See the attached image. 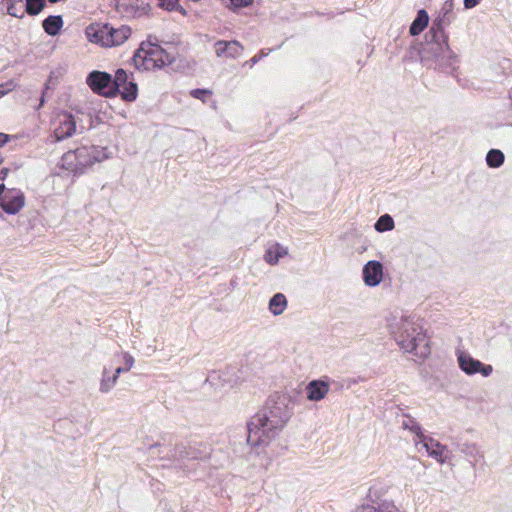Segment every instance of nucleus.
I'll return each mask as SVG.
<instances>
[{
    "instance_id": "obj_1",
    "label": "nucleus",
    "mask_w": 512,
    "mask_h": 512,
    "mask_svg": "<svg viewBox=\"0 0 512 512\" xmlns=\"http://www.w3.org/2000/svg\"><path fill=\"white\" fill-rule=\"evenodd\" d=\"M300 392L294 390L293 394L276 391L271 394L264 407L253 415L237 435L230 438L234 451L246 455L254 451L259 454V448L268 445L275 436L282 431L293 415L296 398Z\"/></svg>"
},
{
    "instance_id": "obj_2",
    "label": "nucleus",
    "mask_w": 512,
    "mask_h": 512,
    "mask_svg": "<svg viewBox=\"0 0 512 512\" xmlns=\"http://www.w3.org/2000/svg\"><path fill=\"white\" fill-rule=\"evenodd\" d=\"M455 17L454 9L442 5L425 33L424 41L412 44L408 54L411 59H419L427 69L457 78L460 60L450 48L449 34L446 32V27L451 25Z\"/></svg>"
},
{
    "instance_id": "obj_3",
    "label": "nucleus",
    "mask_w": 512,
    "mask_h": 512,
    "mask_svg": "<svg viewBox=\"0 0 512 512\" xmlns=\"http://www.w3.org/2000/svg\"><path fill=\"white\" fill-rule=\"evenodd\" d=\"M128 74L126 70L119 68L115 75L105 71L93 70L86 77V83L96 94L111 98L118 94L122 100L128 102Z\"/></svg>"
},
{
    "instance_id": "obj_4",
    "label": "nucleus",
    "mask_w": 512,
    "mask_h": 512,
    "mask_svg": "<svg viewBox=\"0 0 512 512\" xmlns=\"http://www.w3.org/2000/svg\"><path fill=\"white\" fill-rule=\"evenodd\" d=\"M179 444L174 435L165 433L157 439L143 435L134 441V448L137 452L147 454L148 459L169 461L174 464L178 463Z\"/></svg>"
},
{
    "instance_id": "obj_5",
    "label": "nucleus",
    "mask_w": 512,
    "mask_h": 512,
    "mask_svg": "<svg viewBox=\"0 0 512 512\" xmlns=\"http://www.w3.org/2000/svg\"><path fill=\"white\" fill-rule=\"evenodd\" d=\"M175 60V55L168 52L159 44L142 42L140 47L135 50L132 57H130V65H133L138 71H150L155 69H162L165 66L172 64Z\"/></svg>"
},
{
    "instance_id": "obj_6",
    "label": "nucleus",
    "mask_w": 512,
    "mask_h": 512,
    "mask_svg": "<svg viewBox=\"0 0 512 512\" xmlns=\"http://www.w3.org/2000/svg\"><path fill=\"white\" fill-rule=\"evenodd\" d=\"M389 486L382 483L373 484L361 505L353 512H401L391 498L387 497Z\"/></svg>"
},
{
    "instance_id": "obj_7",
    "label": "nucleus",
    "mask_w": 512,
    "mask_h": 512,
    "mask_svg": "<svg viewBox=\"0 0 512 512\" xmlns=\"http://www.w3.org/2000/svg\"><path fill=\"white\" fill-rule=\"evenodd\" d=\"M78 156V173L79 175L97 162H101L109 157L106 148L99 146H81L76 148Z\"/></svg>"
},
{
    "instance_id": "obj_8",
    "label": "nucleus",
    "mask_w": 512,
    "mask_h": 512,
    "mask_svg": "<svg viewBox=\"0 0 512 512\" xmlns=\"http://www.w3.org/2000/svg\"><path fill=\"white\" fill-rule=\"evenodd\" d=\"M22 0H0V12L16 18H22L24 12L16 7ZM45 7L44 0H26L25 11L32 16L38 15Z\"/></svg>"
},
{
    "instance_id": "obj_9",
    "label": "nucleus",
    "mask_w": 512,
    "mask_h": 512,
    "mask_svg": "<svg viewBox=\"0 0 512 512\" xmlns=\"http://www.w3.org/2000/svg\"><path fill=\"white\" fill-rule=\"evenodd\" d=\"M457 360L459 368L467 375H475L477 373L484 377L492 374L493 368L489 364H485L478 359L473 358L465 351H457Z\"/></svg>"
},
{
    "instance_id": "obj_10",
    "label": "nucleus",
    "mask_w": 512,
    "mask_h": 512,
    "mask_svg": "<svg viewBox=\"0 0 512 512\" xmlns=\"http://www.w3.org/2000/svg\"><path fill=\"white\" fill-rule=\"evenodd\" d=\"M211 448L202 442L189 443L188 445L180 443L178 445V463L185 460L204 461L210 458Z\"/></svg>"
},
{
    "instance_id": "obj_11",
    "label": "nucleus",
    "mask_w": 512,
    "mask_h": 512,
    "mask_svg": "<svg viewBox=\"0 0 512 512\" xmlns=\"http://www.w3.org/2000/svg\"><path fill=\"white\" fill-rule=\"evenodd\" d=\"M25 205V195L21 190L8 189L0 206L9 215H16Z\"/></svg>"
},
{
    "instance_id": "obj_12",
    "label": "nucleus",
    "mask_w": 512,
    "mask_h": 512,
    "mask_svg": "<svg viewBox=\"0 0 512 512\" xmlns=\"http://www.w3.org/2000/svg\"><path fill=\"white\" fill-rule=\"evenodd\" d=\"M362 278L366 286L376 287L383 279V265L380 261L370 260L362 269Z\"/></svg>"
},
{
    "instance_id": "obj_13",
    "label": "nucleus",
    "mask_w": 512,
    "mask_h": 512,
    "mask_svg": "<svg viewBox=\"0 0 512 512\" xmlns=\"http://www.w3.org/2000/svg\"><path fill=\"white\" fill-rule=\"evenodd\" d=\"M329 383L328 377L311 380L305 388L307 399L312 402L324 399L329 392Z\"/></svg>"
},
{
    "instance_id": "obj_14",
    "label": "nucleus",
    "mask_w": 512,
    "mask_h": 512,
    "mask_svg": "<svg viewBox=\"0 0 512 512\" xmlns=\"http://www.w3.org/2000/svg\"><path fill=\"white\" fill-rule=\"evenodd\" d=\"M455 450L464 454L472 468L476 467V461L484 458V453L480 450L476 443H470L463 441L462 439L457 440L453 443Z\"/></svg>"
},
{
    "instance_id": "obj_15",
    "label": "nucleus",
    "mask_w": 512,
    "mask_h": 512,
    "mask_svg": "<svg viewBox=\"0 0 512 512\" xmlns=\"http://www.w3.org/2000/svg\"><path fill=\"white\" fill-rule=\"evenodd\" d=\"M421 444L423 448H425L428 456L434 458L440 463L445 462L444 452L446 450L445 446H443L439 441L434 440L433 438L424 435L416 445Z\"/></svg>"
},
{
    "instance_id": "obj_16",
    "label": "nucleus",
    "mask_w": 512,
    "mask_h": 512,
    "mask_svg": "<svg viewBox=\"0 0 512 512\" xmlns=\"http://www.w3.org/2000/svg\"><path fill=\"white\" fill-rule=\"evenodd\" d=\"M76 131V121L74 116L70 113H65L60 119L58 127L54 130V137L56 141L64 140L71 137Z\"/></svg>"
},
{
    "instance_id": "obj_17",
    "label": "nucleus",
    "mask_w": 512,
    "mask_h": 512,
    "mask_svg": "<svg viewBox=\"0 0 512 512\" xmlns=\"http://www.w3.org/2000/svg\"><path fill=\"white\" fill-rule=\"evenodd\" d=\"M214 46L218 57L236 58L243 51V46L237 40H218Z\"/></svg>"
},
{
    "instance_id": "obj_18",
    "label": "nucleus",
    "mask_w": 512,
    "mask_h": 512,
    "mask_svg": "<svg viewBox=\"0 0 512 512\" xmlns=\"http://www.w3.org/2000/svg\"><path fill=\"white\" fill-rule=\"evenodd\" d=\"M109 33V24L92 23L85 30V35L90 42L105 47Z\"/></svg>"
},
{
    "instance_id": "obj_19",
    "label": "nucleus",
    "mask_w": 512,
    "mask_h": 512,
    "mask_svg": "<svg viewBox=\"0 0 512 512\" xmlns=\"http://www.w3.org/2000/svg\"><path fill=\"white\" fill-rule=\"evenodd\" d=\"M430 17L426 9L417 10L416 16L409 27V34L413 37L420 35L429 25Z\"/></svg>"
},
{
    "instance_id": "obj_20",
    "label": "nucleus",
    "mask_w": 512,
    "mask_h": 512,
    "mask_svg": "<svg viewBox=\"0 0 512 512\" xmlns=\"http://www.w3.org/2000/svg\"><path fill=\"white\" fill-rule=\"evenodd\" d=\"M127 370H128V368L117 367V368H115L114 372L111 374V372L107 368H104L101 383H100V391L103 393L109 392L115 385L119 374L121 372L127 371Z\"/></svg>"
},
{
    "instance_id": "obj_21",
    "label": "nucleus",
    "mask_w": 512,
    "mask_h": 512,
    "mask_svg": "<svg viewBox=\"0 0 512 512\" xmlns=\"http://www.w3.org/2000/svg\"><path fill=\"white\" fill-rule=\"evenodd\" d=\"M45 33L49 36H56L63 27V19L61 15H49L42 22Z\"/></svg>"
},
{
    "instance_id": "obj_22",
    "label": "nucleus",
    "mask_w": 512,
    "mask_h": 512,
    "mask_svg": "<svg viewBox=\"0 0 512 512\" xmlns=\"http://www.w3.org/2000/svg\"><path fill=\"white\" fill-rule=\"evenodd\" d=\"M109 32L106 47L120 45L128 39V27L122 26L120 29H115L109 25Z\"/></svg>"
},
{
    "instance_id": "obj_23",
    "label": "nucleus",
    "mask_w": 512,
    "mask_h": 512,
    "mask_svg": "<svg viewBox=\"0 0 512 512\" xmlns=\"http://www.w3.org/2000/svg\"><path fill=\"white\" fill-rule=\"evenodd\" d=\"M60 165L61 168L74 173V175H79L77 150H69L64 153L61 157Z\"/></svg>"
},
{
    "instance_id": "obj_24",
    "label": "nucleus",
    "mask_w": 512,
    "mask_h": 512,
    "mask_svg": "<svg viewBox=\"0 0 512 512\" xmlns=\"http://www.w3.org/2000/svg\"><path fill=\"white\" fill-rule=\"evenodd\" d=\"M287 307V299L283 293H275L269 300V311L275 315H281Z\"/></svg>"
},
{
    "instance_id": "obj_25",
    "label": "nucleus",
    "mask_w": 512,
    "mask_h": 512,
    "mask_svg": "<svg viewBox=\"0 0 512 512\" xmlns=\"http://www.w3.org/2000/svg\"><path fill=\"white\" fill-rule=\"evenodd\" d=\"M239 370H236L235 367H228L224 371H220V374L222 375L221 381H220V387H229L233 388L240 382V376H238Z\"/></svg>"
},
{
    "instance_id": "obj_26",
    "label": "nucleus",
    "mask_w": 512,
    "mask_h": 512,
    "mask_svg": "<svg viewBox=\"0 0 512 512\" xmlns=\"http://www.w3.org/2000/svg\"><path fill=\"white\" fill-rule=\"evenodd\" d=\"M505 155L504 153L496 148H492L486 154V164L489 168H499L504 164Z\"/></svg>"
},
{
    "instance_id": "obj_27",
    "label": "nucleus",
    "mask_w": 512,
    "mask_h": 512,
    "mask_svg": "<svg viewBox=\"0 0 512 512\" xmlns=\"http://www.w3.org/2000/svg\"><path fill=\"white\" fill-rule=\"evenodd\" d=\"M158 6L169 12H179L183 16L187 15V11L180 5L179 0H158Z\"/></svg>"
},
{
    "instance_id": "obj_28",
    "label": "nucleus",
    "mask_w": 512,
    "mask_h": 512,
    "mask_svg": "<svg viewBox=\"0 0 512 512\" xmlns=\"http://www.w3.org/2000/svg\"><path fill=\"white\" fill-rule=\"evenodd\" d=\"M374 228L378 232L390 231L394 228V220L391 215L383 214L376 221Z\"/></svg>"
},
{
    "instance_id": "obj_29",
    "label": "nucleus",
    "mask_w": 512,
    "mask_h": 512,
    "mask_svg": "<svg viewBox=\"0 0 512 512\" xmlns=\"http://www.w3.org/2000/svg\"><path fill=\"white\" fill-rule=\"evenodd\" d=\"M408 333H409L408 329H406L402 333L401 339L399 341V345L406 352H408L410 354L418 355L415 340H411V338L408 336Z\"/></svg>"
},
{
    "instance_id": "obj_30",
    "label": "nucleus",
    "mask_w": 512,
    "mask_h": 512,
    "mask_svg": "<svg viewBox=\"0 0 512 512\" xmlns=\"http://www.w3.org/2000/svg\"><path fill=\"white\" fill-rule=\"evenodd\" d=\"M285 254L286 251L280 246H278L276 249L269 248L265 252L264 259L268 264L275 265Z\"/></svg>"
},
{
    "instance_id": "obj_31",
    "label": "nucleus",
    "mask_w": 512,
    "mask_h": 512,
    "mask_svg": "<svg viewBox=\"0 0 512 512\" xmlns=\"http://www.w3.org/2000/svg\"><path fill=\"white\" fill-rule=\"evenodd\" d=\"M402 426L404 429H408L414 433L419 440L424 436L423 427L414 418L409 417L408 420L403 421Z\"/></svg>"
},
{
    "instance_id": "obj_32",
    "label": "nucleus",
    "mask_w": 512,
    "mask_h": 512,
    "mask_svg": "<svg viewBox=\"0 0 512 512\" xmlns=\"http://www.w3.org/2000/svg\"><path fill=\"white\" fill-rule=\"evenodd\" d=\"M229 3L226 5V7L236 13L240 11L242 8L250 7L254 0H228Z\"/></svg>"
},
{
    "instance_id": "obj_33",
    "label": "nucleus",
    "mask_w": 512,
    "mask_h": 512,
    "mask_svg": "<svg viewBox=\"0 0 512 512\" xmlns=\"http://www.w3.org/2000/svg\"><path fill=\"white\" fill-rule=\"evenodd\" d=\"M211 95L212 91L207 88H195L190 91L191 97L201 100L204 103L211 97Z\"/></svg>"
},
{
    "instance_id": "obj_34",
    "label": "nucleus",
    "mask_w": 512,
    "mask_h": 512,
    "mask_svg": "<svg viewBox=\"0 0 512 512\" xmlns=\"http://www.w3.org/2000/svg\"><path fill=\"white\" fill-rule=\"evenodd\" d=\"M408 336L411 338V340H415L417 348L426 340V335L422 331L416 332L415 327L411 328V332L409 331Z\"/></svg>"
},
{
    "instance_id": "obj_35",
    "label": "nucleus",
    "mask_w": 512,
    "mask_h": 512,
    "mask_svg": "<svg viewBox=\"0 0 512 512\" xmlns=\"http://www.w3.org/2000/svg\"><path fill=\"white\" fill-rule=\"evenodd\" d=\"M15 87H16V84L14 83L13 80H10L6 83L0 84V98L4 97L9 92L14 90Z\"/></svg>"
},
{
    "instance_id": "obj_36",
    "label": "nucleus",
    "mask_w": 512,
    "mask_h": 512,
    "mask_svg": "<svg viewBox=\"0 0 512 512\" xmlns=\"http://www.w3.org/2000/svg\"><path fill=\"white\" fill-rule=\"evenodd\" d=\"M222 375L220 371H212L206 378V381L210 382L211 385L219 387Z\"/></svg>"
},
{
    "instance_id": "obj_37",
    "label": "nucleus",
    "mask_w": 512,
    "mask_h": 512,
    "mask_svg": "<svg viewBox=\"0 0 512 512\" xmlns=\"http://www.w3.org/2000/svg\"><path fill=\"white\" fill-rule=\"evenodd\" d=\"M138 96V85L133 78L130 77V103L134 102Z\"/></svg>"
},
{
    "instance_id": "obj_38",
    "label": "nucleus",
    "mask_w": 512,
    "mask_h": 512,
    "mask_svg": "<svg viewBox=\"0 0 512 512\" xmlns=\"http://www.w3.org/2000/svg\"><path fill=\"white\" fill-rule=\"evenodd\" d=\"M268 53H265L263 50H261L258 54L253 56L248 63L250 64V67L258 63L263 57L267 56Z\"/></svg>"
},
{
    "instance_id": "obj_39",
    "label": "nucleus",
    "mask_w": 512,
    "mask_h": 512,
    "mask_svg": "<svg viewBox=\"0 0 512 512\" xmlns=\"http://www.w3.org/2000/svg\"><path fill=\"white\" fill-rule=\"evenodd\" d=\"M482 0H463L465 9H473L481 3Z\"/></svg>"
},
{
    "instance_id": "obj_40",
    "label": "nucleus",
    "mask_w": 512,
    "mask_h": 512,
    "mask_svg": "<svg viewBox=\"0 0 512 512\" xmlns=\"http://www.w3.org/2000/svg\"><path fill=\"white\" fill-rule=\"evenodd\" d=\"M9 138L8 134L0 132V147L4 146L9 141Z\"/></svg>"
},
{
    "instance_id": "obj_41",
    "label": "nucleus",
    "mask_w": 512,
    "mask_h": 512,
    "mask_svg": "<svg viewBox=\"0 0 512 512\" xmlns=\"http://www.w3.org/2000/svg\"><path fill=\"white\" fill-rule=\"evenodd\" d=\"M9 172H10L9 168H6V167L2 168L0 170V181L5 180L6 177L8 176V174H9Z\"/></svg>"
},
{
    "instance_id": "obj_42",
    "label": "nucleus",
    "mask_w": 512,
    "mask_h": 512,
    "mask_svg": "<svg viewBox=\"0 0 512 512\" xmlns=\"http://www.w3.org/2000/svg\"><path fill=\"white\" fill-rule=\"evenodd\" d=\"M8 189H6V186L5 184L1 183L0 184V202L2 201L4 195L3 193L6 191L7 192Z\"/></svg>"
},
{
    "instance_id": "obj_43",
    "label": "nucleus",
    "mask_w": 512,
    "mask_h": 512,
    "mask_svg": "<svg viewBox=\"0 0 512 512\" xmlns=\"http://www.w3.org/2000/svg\"><path fill=\"white\" fill-rule=\"evenodd\" d=\"M428 354H430V349L427 343L424 345V351L421 352V355L426 357Z\"/></svg>"
},
{
    "instance_id": "obj_44",
    "label": "nucleus",
    "mask_w": 512,
    "mask_h": 512,
    "mask_svg": "<svg viewBox=\"0 0 512 512\" xmlns=\"http://www.w3.org/2000/svg\"><path fill=\"white\" fill-rule=\"evenodd\" d=\"M443 5H448L449 8L454 9V0H445Z\"/></svg>"
},
{
    "instance_id": "obj_45",
    "label": "nucleus",
    "mask_w": 512,
    "mask_h": 512,
    "mask_svg": "<svg viewBox=\"0 0 512 512\" xmlns=\"http://www.w3.org/2000/svg\"><path fill=\"white\" fill-rule=\"evenodd\" d=\"M45 103V93L43 92L42 96H41V99H40V104L39 106H43V104Z\"/></svg>"
},
{
    "instance_id": "obj_46",
    "label": "nucleus",
    "mask_w": 512,
    "mask_h": 512,
    "mask_svg": "<svg viewBox=\"0 0 512 512\" xmlns=\"http://www.w3.org/2000/svg\"><path fill=\"white\" fill-rule=\"evenodd\" d=\"M134 365V358L132 356H130V369L133 367Z\"/></svg>"
},
{
    "instance_id": "obj_47",
    "label": "nucleus",
    "mask_w": 512,
    "mask_h": 512,
    "mask_svg": "<svg viewBox=\"0 0 512 512\" xmlns=\"http://www.w3.org/2000/svg\"><path fill=\"white\" fill-rule=\"evenodd\" d=\"M123 358L125 360V363L128 364V354L127 353L124 354Z\"/></svg>"
},
{
    "instance_id": "obj_48",
    "label": "nucleus",
    "mask_w": 512,
    "mask_h": 512,
    "mask_svg": "<svg viewBox=\"0 0 512 512\" xmlns=\"http://www.w3.org/2000/svg\"><path fill=\"white\" fill-rule=\"evenodd\" d=\"M509 99H510L511 104H512V88L509 90Z\"/></svg>"
},
{
    "instance_id": "obj_49",
    "label": "nucleus",
    "mask_w": 512,
    "mask_h": 512,
    "mask_svg": "<svg viewBox=\"0 0 512 512\" xmlns=\"http://www.w3.org/2000/svg\"><path fill=\"white\" fill-rule=\"evenodd\" d=\"M147 8H149V5H147L146 7H143V12L144 13H146Z\"/></svg>"
},
{
    "instance_id": "obj_50",
    "label": "nucleus",
    "mask_w": 512,
    "mask_h": 512,
    "mask_svg": "<svg viewBox=\"0 0 512 512\" xmlns=\"http://www.w3.org/2000/svg\"><path fill=\"white\" fill-rule=\"evenodd\" d=\"M129 7H130V11L134 8L133 4L130 2L129 4Z\"/></svg>"
},
{
    "instance_id": "obj_51",
    "label": "nucleus",
    "mask_w": 512,
    "mask_h": 512,
    "mask_svg": "<svg viewBox=\"0 0 512 512\" xmlns=\"http://www.w3.org/2000/svg\"><path fill=\"white\" fill-rule=\"evenodd\" d=\"M116 1L119 3L120 0H116Z\"/></svg>"
}]
</instances>
